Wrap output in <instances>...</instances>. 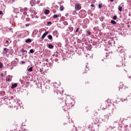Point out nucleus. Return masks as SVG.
<instances>
[{"mask_svg":"<svg viewBox=\"0 0 131 131\" xmlns=\"http://www.w3.org/2000/svg\"><path fill=\"white\" fill-rule=\"evenodd\" d=\"M110 114L108 115V114L104 115L102 117V120L104 122L107 121L109 118V116L110 115Z\"/></svg>","mask_w":131,"mask_h":131,"instance_id":"nucleus-1","label":"nucleus"},{"mask_svg":"<svg viewBox=\"0 0 131 131\" xmlns=\"http://www.w3.org/2000/svg\"><path fill=\"white\" fill-rule=\"evenodd\" d=\"M70 108V106L69 105V104L68 103L66 104V105H65L63 107V110L66 111L68 110Z\"/></svg>","mask_w":131,"mask_h":131,"instance_id":"nucleus-2","label":"nucleus"},{"mask_svg":"<svg viewBox=\"0 0 131 131\" xmlns=\"http://www.w3.org/2000/svg\"><path fill=\"white\" fill-rule=\"evenodd\" d=\"M13 105L15 107H17L19 106V103L18 101H17L16 102H14L13 103Z\"/></svg>","mask_w":131,"mask_h":131,"instance_id":"nucleus-3","label":"nucleus"},{"mask_svg":"<svg viewBox=\"0 0 131 131\" xmlns=\"http://www.w3.org/2000/svg\"><path fill=\"white\" fill-rule=\"evenodd\" d=\"M30 4L31 6H33L36 4V1L35 0H31L30 1Z\"/></svg>","mask_w":131,"mask_h":131,"instance_id":"nucleus-4","label":"nucleus"},{"mask_svg":"<svg viewBox=\"0 0 131 131\" xmlns=\"http://www.w3.org/2000/svg\"><path fill=\"white\" fill-rule=\"evenodd\" d=\"M48 34V31H46L43 34L41 38V41L43 40V38Z\"/></svg>","mask_w":131,"mask_h":131,"instance_id":"nucleus-5","label":"nucleus"},{"mask_svg":"<svg viewBox=\"0 0 131 131\" xmlns=\"http://www.w3.org/2000/svg\"><path fill=\"white\" fill-rule=\"evenodd\" d=\"M75 8L76 10H79L81 8V6L80 5L78 4L75 6Z\"/></svg>","mask_w":131,"mask_h":131,"instance_id":"nucleus-6","label":"nucleus"},{"mask_svg":"<svg viewBox=\"0 0 131 131\" xmlns=\"http://www.w3.org/2000/svg\"><path fill=\"white\" fill-rule=\"evenodd\" d=\"M13 11L14 12L16 13H19V9L17 8H14Z\"/></svg>","mask_w":131,"mask_h":131,"instance_id":"nucleus-7","label":"nucleus"},{"mask_svg":"<svg viewBox=\"0 0 131 131\" xmlns=\"http://www.w3.org/2000/svg\"><path fill=\"white\" fill-rule=\"evenodd\" d=\"M17 86V83H15L12 85L11 86V88L13 89L14 88L16 87Z\"/></svg>","mask_w":131,"mask_h":131,"instance_id":"nucleus-8","label":"nucleus"},{"mask_svg":"<svg viewBox=\"0 0 131 131\" xmlns=\"http://www.w3.org/2000/svg\"><path fill=\"white\" fill-rule=\"evenodd\" d=\"M49 13V10L46 9L44 11V13L46 14H48Z\"/></svg>","mask_w":131,"mask_h":131,"instance_id":"nucleus-9","label":"nucleus"},{"mask_svg":"<svg viewBox=\"0 0 131 131\" xmlns=\"http://www.w3.org/2000/svg\"><path fill=\"white\" fill-rule=\"evenodd\" d=\"M31 42V39H27L25 40V42L26 43L30 42Z\"/></svg>","mask_w":131,"mask_h":131,"instance_id":"nucleus-10","label":"nucleus"},{"mask_svg":"<svg viewBox=\"0 0 131 131\" xmlns=\"http://www.w3.org/2000/svg\"><path fill=\"white\" fill-rule=\"evenodd\" d=\"M21 51L22 53L25 52V54H26L27 53V51L24 50L23 49H22L21 50Z\"/></svg>","mask_w":131,"mask_h":131,"instance_id":"nucleus-11","label":"nucleus"},{"mask_svg":"<svg viewBox=\"0 0 131 131\" xmlns=\"http://www.w3.org/2000/svg\"><path fill=\"white\" fill-rule=\"evenodd\" d=\"M30 12L31 13H33L34 14V15H35L37 14L36 12L35 11H32V9H30Z\"/></svg>","mask_w":131,"mask_h":131,"instance_id":"nucleus-12","label":"nucleus"},{"mask_svg":"<svg viewBox=\"0 0 131 131\" xmlns=\"http://www.w3.org/2000/svg\"><path fill=\"white\" fill-rule=\"evenodd\" d=\"M33 70V68L32 67L28 69V71L30 72H31Z\"/></svg>","mask_w":131,"mask_h":131,"instance_id":"nucleus-13","label":"nucleus"},{"mask_svg":"<svg viewBox=\"0 0 131 131\" xmlns=\"http://www.w3.org/2000/svg\"><path fill=\"white\" fill-rule=\"evenodd\" d=\"M111 23L114 25L116 24V22L115 21L113 20H111Z\"/></svg>","mask_w":131,"mask_h":131,"instance_id":"nucleus-14","label":"nucleus"},{"mask_svg":"<svg viewBox=\"0 0 131 131\" xmlns=\"http://www.w3.org/2000/svg\"><path fill=\"white\" fill-rule=\"evenodd\" d=\"M60 10L61 11L63 10L64 9V7L63 6H60Z\"/></svg>","mask_w":131,"mask_h":131,"instance_id":"nucleus-15","label":"nucleus"},{"mask_svg":"<svg viewBox=\"0 0 131 131\" xmlns=\"http://www.w3.org/2000/svg\"><path fill=\"white\" fill-rule=\"evenodd\" d=\"M48 47L50 49H52L53 48V46L51 44H49L48 46Z\"/></svg>","mask_w":131,"mask_h":131,"instance_id":"nucleus-16","label":"nucleus"},{"mask_svg":"<svg viewBox=\"0 0 131 131\" xmlns=\"http://www.w3.org/2000/svg\"><path fill=\"white\" fill-rule=\"evenodd\" d=\"M48 38L50 40L52 38V36L51 35H48Z\"/></svg>","mask_w":131,"mask_h":131,"instance_id":"nucleus-17","label":"nucleus"},{"mask_svg":"<svg viewBox=\"0 0 131 131\" xmlns=\"http://www.w3.org/2000/svg\"><path fill=\"white\" fill-rule=\"evenodd\" d=\"M127 100L126 98V99H122L121 100V101H122L123 102H124L125 101V102H127Z\"/></svg>","mask_w":131,"mask_h":131,"instance_id":"nucleus-18","label":"nucleus"},{"mask_svg":"<svg viewBox=\"0 0 131 131\" xmlns=\"http://www.w3.org/2000/svg\"><path fill=\"white\" fill-rule=\"evenodd\" d=\"M118 9L119 11L121 12L122 10V7L121 6H119Z\"/></svg>","mask_w":131,"mask_h":131,"instance_id":"nucleus-19","label":"nucleus"},{"mask_svg":"<svg viewBox=\"0 0 131 131\" xmlns=\"http://www.w3.org/2000/svg\"><path fill=\"white\" fill-rule=\"evenodd\" d=\"M99 27H96L94 28L93 29L94 30L96 31L99 29Z\"/></svg>","mask_w":131,"mask_h":131,"instance_id":"nucleus-20","label":"nucleus"},{"mask_svg":"<svg viewBox=\"0 0 131 131\" xmlns=\"http://www.w3.org/2000/svg\"><path fill=\"white\" fill-rule=\"evenodd\" d=\"M58 32L57 30H54L53 32V34L54 35H56L57 34Z\"/></svg>","mask_w":131,"mask_h":131,"instance_id":"nucleus-21","label":"nucleus"},{"mask_svg":"<svg viewBox=\"0 0 131 131\" xmlns=\"http://www.w3.org/2000/svg\"><path fill=\"white\" fill-rule=\"evenodd\" d=\"M58 16L57 15V14H55L53 16V17L55 18H57L58 17Z\"/></svg>","mask_w":131,"mask_h":131,"instance_id":"nucleus-22","label":"nucleus"},{"mask_svg":"<svg viewBox=\"0 0 131 131\" xmlns=\"http://www.w3.org/2000/svg\"><path fill=\"white\" fill-rule=\"evenodd\" d=\"M76 128L75 127H73V128L72 130L71 131H77L76 130Z\"/></svg>","mask_w":131,"mask_h":131,"instance_id":"nucleus-23","label":"nucleus"},{"mask_svg":"<svg viewBox=\"0 0 131 131\" xmlns=\"http://www.w3.org/2000/svg\"><path fill=\"white\" fill-rule=\"evenodd\" d=\"M6 80L7 81H11V79H10L9 78H8L6 79Z\"/></svg>","mask_w":131,"mask_h":131,"instance_id":"nucleus-24","label":"nucleus"},{"mask_svg":"<svg viewBox=\"0 0 131 131\" xmlns=\"http://www.w3.org/2000/svg\"><path fill=\"white\" fill-rule=\"evenodd\" d=\"M86 33L87 35H90L91 34L90 32L89 31H86Z\"/></svg>","mask_w":131,"mask_h":131,"instance_id":"nucleus-25","label":"nucleus"},{"mask_svg":"<svg viewBox=\"0 0 131 131\" xmlns=\"http://www.w3.org/2000/svg\"><path fill=\"white\" fill-rule=\"evenodd\" d=\"M29 52L31 53H32L34 52V51L33 49H31L30 50Z\"/></svg>","mask_w":131,"mask_h":131,"instance_id":"nucleus-26","label":"nucleus"},{"mask_svg":"<svg viewBox=\"0 0 131 131\" xmlns=\"http://www.w3.org/2000/svg\"><path fill=\"white\" fill-rule=\"evenodd\" d=\"M102 4H100L99 5V8H102Z\"/></svg>","mask_w":131,"mask_h":131,"instance_id":"nucleus-27","label":"nucleus"},{"mask_svg":"<svg viewBox=\"0 0 131 131\" xmlns=\"http://www.w3.org/2000/svg\"><path fill=\"white\" fill-rule=\"evenodd\" d=\"M117 16L116 15L114 16L113 17V19L114 20H116L117 19Z\"/></svg>","mask_w":131,"mask_h":131,"instance_id":"nucleus-28","label":"nucleus"},{"mask_svg":"<svg viewBox=\"0 0 131 131\" xmlns=\"http://www.w3.org/2000/svg\"><path fill=\"white\" fill-rule=\"evenodd\" d=\"M20 11L21 13L23 12L24 11V9H23L22 8H20Z\"/></svg>","mask_w":131,"mask_h":131,"instance_id":"nucleus-29","label":"nucleus"},{"mask_svg":"<svg viewBox=\"0 0 131 131\" xmlns=\"http://www.w3.org/2000/svg\"><path fill=\"white\" fill-rule=\"evenodd\" d=\"M3 64L2 63L0 62V68L3 67Z\"/></svg>","mask_w":131,"mask_h":131,"instance_id":"nucleus-30","label":"nucleus"},{"mask_svg":"<svg viewBox=\"0 0 131 131\" xmlns=\"http://www.w3.org/2000/svg\"><path fill=\"white\" fill-rule=\"evenodd\" d=\"M79 29H80V28H77L75 30V32L76 33V32H77Z\"/></svg>","mask_w":131,"mask_h":131,"instance_id":"nucleus-31","label":"nucleus"},{"mask_svg":"<svg viewBox=\"0 0 131 131\" xmlns=\"http://www.w3.org/2000/svg\"><path fill=\"white\" fill-rule=\"evenodd\" d=\"M23 9H24V11H26L27 10V8L26 7L24 8Z\"/></svg>","mask_w":131,"mask_h":131,"instance_id":"nucleus-32","label":"nucleus"},{"mask_svg":"<svg viewBox=\"0 0 131 131\" xmlns=\"http://www.w3.org/2000/svg\"><path fill=\"white\" fill-rule=\"evenodd\" d=\"M23 14L24 15H26L27 14V13L26 11H24L23 12Z\"/></svg>","mask_w":131,"mask_h":131,"instance_id":"nucleus-33","label":"nucleus"},{"mask_svg":"<svg viewBox=\"0 0 131 131\" xmlns=\"http://www.w3.org/2000/svg\"><path fill=\"white\" fill-rule=\"evenodd\" d=\"M120 63H121V64H120L119 65H118V67H121V66L122 65H122V63H121V62H120ZM118 66V65H116L117 67Z\"/></svg>","mask_w":131,"mask_h":131,"instance_id":"nucleus-34","label":"nucleus"},{"mask_svg":"<svg viewBox=\"0 0 131 131\" xmlns=\"http://www.w3.org/2000/svg\"><path fill=\"white\" fill-rule=\"evenodd\" d=\"M91 6L92 7H94L95 6V5L94 4H92L91 5Z\"/></svg>","mask_w":131,"mask_h":131,"instance_id":"nucleus-35","label":"nucleus"},{"mask_svg":"<svg viewBox=\"0 0 131 131\" xmlns=\"http://www.w3.org/2000/svg\"><path fill=\"white\" fill-rule=\"evenodd\" d=\"M3 14V12L1 11H0V15H2Z\"/></svg>","mask_w":131,"mask_h":131,"instance_id":"nucleus-36","label":"nucleus"},{"mask_svg":"<svg viewBox=\"0 0 131 131\" xmlns=\"http://www.w3.org/2000/svg\"><path fill=\"white\" fill-rule=\"evenodd\" d=\"M21 63L22 64H24V63H25V62H24V61H22L21 62Z\"/></svg>","mask_w":131,"mask_h":131,"instance_id":"nucleus-37","label":"nucleus"},{"mask_svg":"<svg viewBox=\"0 0 131 131\" xmlns=\"http://www.w3.org/2000/svg\"><path fill=\"white\" fill-rule=\"evenodd\" d=\"M47 23L48 24H51V22H47Z\"/></svg>","mask_w":131,"mask_h":131,"instance_id":"nucleus-38","label":"nucleus"},{"mask_svg":"<svg viewBox=\"0 0 131 131\" xmlns=\"http://www.w3.org/2000/svg\"><path fill=\"white\" fill-rule=\"evenodd\" d=\"M12 28H9V30L10 31H11L12 30Z\"/></svg>","mask_w":131,"mask_h":131,"instance_id":"nucleus-39","label":"nucleus"},{"mask_svg":"<svg viewBox=\"0 0 131 131\" xmlns=\"http://www.w3.org/2000/svg\"><path fill=\"white\" fill-rule=\"evenodd\" d=\"M103 25V27L104 28L105 27V25H104V24H102Z\"/></svg>","mask_w":131,"mask_h":131,"instance_id":"nucleus-40","label":"nucleus"},{"mask_svg":"<svg viewBox=\"0 0 131 131\" xmlns=\"http://www.w3.org/2000/svg\"><path fill=\"white\" fill-rule=\"evenodd\" d=\"M1 75L2 77H3V73H2L1 74Z\"/></svg>","mask_w":131,"mask_h":131,"instance_id":"nucleus-41","label":"nucleus"},{"mask_svg":"<svg viewBox=\"0 0 131 131\" xmlns=\"http://www.w3.org/2000/svg\"><path fill=\"white\" fill-rule=\"evenodd\" d=\"M35 8H32V11H35Z\"/></svg>","mask_w":131,"mask_h":131,"instance_id":"nucleus-42","label":"nucleus"},{"mask_svg":"<svg viewBox=\"0 0 131 131\" xmlns=\"http://www.w3.org/2000/svg\"><path fill=\"white\" fill-rule=\"evenodd\" d=\"M9 77H10V78H12V76H11V75H9Z\"/></svg>","mask_w":131,"mask_h":131,"instance_id":"nucleus-43","label":"nucleus"},{"mask_svg":"<svg viewBox=\"0 0 131 131\" xmlns=\"http://www.w3.org/2000/svg\"><path fill=\"white\" fill-rule=\"evenodd\" d=\"M123 51H124L123 50V49H121V52H123Z\"/></svg>","mask_w":131,"mask_h":131,"instance_id":"nucleus-44","label":"nucleus"},{"mask_svg":"<svg viewBox=\"0 0 131 131\" xmlns=\"http://www.w3.org/2000/svg\"><path fill=\"white\" fill-rule=\"evenodd\" d=\"M4 51H6L7 50V49H6V48H4Z\"/></svg>","mask_w":131,"mask_h":131,"instance_id":"nucleus-45","label":"nucleus"},{"mask_svg":"<svg viewBox=\"0 0 131 131\" xmlns=\"http://www.w3.org/2000/svg\"><path fill=\"white\" fill-rule=\"evenodd\" d=\"M6 43H8V40H7L6 41Z\"/></svg>","mask_w":131,"mask_h":131,"instance_id":"nucleus-46","label":"nucleus"},{"mask_svg":"<svg viewBox=\"0 0 131 131\" xmlns=\"http://www.w3.org/2000/svg\"><path fill=\"white\" fill-rule=\"evenodd\" d=\"M8 49L7 50H6V53H7L8 52Z\"/></svg>","mask_w":131,"mask_h":131,"instance_id":"nucleus-47","label":"nucleus"},{"mask_svg":"<svg viewBox=\"0 0 131 131\" xmlns=\"http://www.w3.org/2000/svg\"><path fill=\"white\" fill-rule=\"evenodd\" d=\"M114 108L113 109H112V112H114Z\"/></svg>","mask_w":131,"mask_h":131,"instance_id":"nucleus-48","label":"nucleus"},{"mask_svg":"<svg viewBox=\"0 0 131 131\" xmlns=\"http://www.w3.org/2000/svg\"><path fill=\"white\" fill-rule=\"evenodd\" d=\"M24 131H28V130H27L25 129V130H24Z\"/></svg>","mask_w":131,"mask_h":131,"instance_id":"nucleus-49","label":"nucleus"},{"mask_svg":"<svg viewBox=\"0 0 131 131\" xmlns=\"http://www.w3.org/2000/svg\"><path fill=\"white\" fill-rule=\"evenodd\" d=\"M100 20L101 21H103V19L101 18L100 19Z\"/></svg>","mask_w":131,"mask_h":131,"instance_id":"nucleus-50","label":"nucleus"},{"mask_svg":"<svg viewBox=\"0 0 131 131\" xmlns=\"http://www.w3.org/2000/svg\"><path fill=\"white\" fill-rule=\"evenodd\" d=\"M42 70H40V72H42Z\"/></svg>","mask_w":131,"mask_h":131,"instance_id":"nucleus-51","label":"nucleus"},{"mask_svg":"<svg viewBox=\"0 0 131 131\" xmlns=\"http://www.w3.org/2000/svg\"><path fill=\"white\" fill-rule=\"evenodd\" d=\"M29 24H26V26H28L29 25Z\"/></svg>","mask_w":131,"mask_h":131,"instance_id":"nucleus-52","label":"nucleus"},{"mask_svg":"<svg viewBox=\"0 0 131 131\" xmlns=\"http://www.w3.org/2000/svg\"><path fill=\"white\" fill-rule=\"evenodd\" d=\"M110 1L112 2H113L114 1V0H110Z\"/></svg>","mask_w":131,"mask_h":131,"instance_id":"nucleus-53","label":"nucleus"},{"mask_svg":"<svg viewBox=\"0 0 131 131\" xmlns=\"http://www.w3.org/2000/svg\"><path fill=\"white\" fill-rule=\"evenodd\" d=\"M12 69H13V68L12 67L10 69H11V70H12Z\"/></svg>","mask_w":131,"mask_h":131,"instance_id":"nucleus-54","label":"nucleus"},{"mask_svg":"<svg viewBox=\"0 0 131 131\" xmlns=\"http://www.w3.org/2000/svg\"><path fill=\"white\" fill-rule=\"evenodd\" d=\"M12 1H15V0H12Z\"/></svg>","mask_w":131,"mask_h":131,"instance_id":"nucleus-55","label":"nucleus"},{"mask_svg":"<svg viewBox=\"0 0 131 131\" xmlns=\"http://www.w3.org/2000/svg\"><path fill=\"white\" fill-rule=\"evenodd\" d=\"M129 78H131V77H129Z\"/></svg>","mask_w":131,"mask_h":131,"instance_id":"nucleus-56","label":"nucleus"},{"mask_svg":"<svg viewBox=\"0 0 131 131\" xmlns=\"http://www.w3.org/2000/svg\"><path fill=\"white\" fill-rule=\"evenodd\" d=\"M36 17H37V16H36Z\"/></svg>","mask_w":131,"mask_h":131,"instance_id":"nucleus-57","label":"nucleus"},{"mask_svg":"<svg viewBox=\"0 0 131 131\" xmlns=\"http://www.w3.org/2000/svg\"><path fill=\"white\" fill-rule=\"evenodd\" d=\"M8 44H7L6 46H8Z\"/></svg>","mask_w":131,"mask_h":131,"instance_id":"nucleus-58","label":"nucleus"},{"mask_svg":"<svg viewBox=\"0 0 131 131\" xmlns=\"http://www.w3.org/2000/svg\"><path fill=\"white\" fill-rule=\"evenodd\" d=\"M102 61H103V59L102 60Z\"/></svg>","mask_w":131,"mask_h":131,"instance_id":"nucleus-59","label":"nucleus"}]
</instances>
